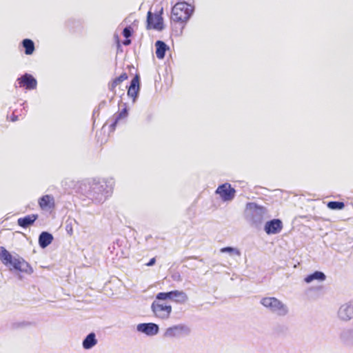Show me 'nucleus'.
<instances>
[{"mask_svg":"<svg viewBox=\"0 0 353 353\" xmlns=\"http://www.w3.org/2000/svg\"><path fill=\"white\" fill-rule=\"evenodd\" d=\"M193 7L185 1L176 3L172 8L171 19L174 22H185L191 16Z\"/></svg>","mask_w":353,"mask_h":353,"instance_id":"2","label":"nucleus"},{"mask_svg":"<svg viewBox=\"0 0 353 353\" xmlns=\"http://www.w3.org/2000/svg\"><path fill=\"white\" fill-rule=\"evenodd\" d=\"M53 236L48 232H42L39 236V245L41 248H46L52 241Z\"/></svg>","mask_w":353,"mask_h":353,"instance_id":"19","label":"nucleus"},{"mask_svg":"<svg viewBox=\"0 0 353 353\" xmlns=\"http://www.w3.org/2000/svg\"><path fill=\"white\" fill-rule=\"evenodd\" d=\"M339 341L345 347H353V328L341 329L339 334Z\"/></svg>","mask_w":353,"mask_h":353,"instance_id":"9","label":"nucleus"},{"mask_svg":"<svg viewBox=\"0 0 353 353\" xmlns=\"http://www.w3.org/2000/svg\"><path fill=\"white\" fill-rule=\"evenodd\" d=\"M128 116V110L127 105L123 104V107L114 113L107 121L110 123L109 129L111 132H114L117 126L122 121L125 120Z\"/></svg>","mask_w":353,"mask_h":353,"instance_id":"7","label":"nucleus"},{"mask_svg":"<svg viewBox=\"0 0 353 353\" xmlns=\"http://www.w3.org/2000/svg\"><path fill=\"white\" fill-rule=\"evenodd\" d=\"M220 252L221 253H228L230 255H237L241 256V252L237 248L228 246L221 248Z\"/></svg>","mask_w":353,"mask_h":353,"instance_id":"25","label":"nucleus"},{"mask_svg":"<svg viewBox=\"0 0 353 353\" xmlns=\"http://www.w3.org/2000/svg\"><path fill=\"white\" fill-rule=\"evenodd\" d=\"M137 330L148 336H153L159 333V326L154 323H141L137 325Z\"/></svg>","mask_w":353,"mask_h":353,"instance_id":"11","label":"nucleus"},{"mask_svg":"<svg viewBox=\"0 0 353 353\" xmlns=\"http://www.w3.org/2000/svg\"><path fill=\"white\" fill-rule=\"evenodd\" d=\"M38 216L37 214L28 215L24 218H19L17 221H35Z\"/></svg>","mask_w":353,"mask_h":353,"instance_id":"30","label":"nucleus"},{"mask_svg":"<svg viewBox=\"0 0 353 353\" xmlns=\"http://www.w3.org/2000/svg\"><path fill=\"white\" fill-rule=\"evenodd\" d=\"M139 90H140L139 77V75L137 74L132 79V81L130 82V85L128 87V97H131L133 99V101H134L137 97Z\"/></svg>","mask_w":353,"mask_h":353,"instance_id":"15","label":"nucleus"},{"mask_svg":"<svg viewBox=\"0 0 353 353\" xmlns=\"http://www.w3.org/2000/svg\"><path fill=\"white\" fill-rule=\"evenodd\" d=\"M123 35L127 39L123 42V45L128 46L130 44L131 41L128 38L132 35L131 27L125 28L123 31Z\"/></svg>","mask_w":353,"mask_h":353,"instance_id":"27","label":"nucleus"},{"mask_svg":"<svg viewBox=\"0 0 353 353\" xmlns=\"http://www.w3.org/2000/svg\"><path fill=\"white\" fill-rule=\"evenodd\" d=\"M156 55L159 59H163L165 52L169 50V47L162 41H157L155 43Z\"/></svg>","mask_w":353,"mask_h":353,"instance_id":"21","label":"nucleus"},{"mask_svg":"<svg viewBox=\"0 0 353 353\" xmlns=\"http://www.w3.org/2000/svg\"><path fill=\"white\" fill-rule=\"evenodd\" d=\"M272 221H280V220H279V219H272Z\"/></svg>","mask_w":353,"mask_h":353,"instance_id":"37","label":"nucleus"},{"mask_svg":"<svg viewBox=\"0 0 353 353\" xmlns=\"http://www.w3.org/2000/svg\"><path fill=\"white\" fill-rule=\"evenodd\" d=\"M39 205L41 210L52 213L55 209V201L52 195L46 194L38 201Z\"/></svg>","mask_w":353,"mask_h":353,"instance_id":"13","label":"nucleus"},{"mask_svg":"<svg viewBox=\"0 0 353 353\" xmlns=\"http://www.w3.org/2000/svg\"><path fill=\"white\" fill-rule=\"evenodd\" d=\"M245 211L256 216H262L267 213V210L265 207L259 205L256 203L250 202L245 205Z\"/></svg>","mask_w":353,"mask_h":353,"instance_id":"14","label":"nucleus"},{"mask_svg":"<svg viewBox=\"0 0 353 353\" xmlns=\"http://www.w3.org/2000/svg\"><path fill=\"white\" fill-rule=\"evenodd\" d=\"M98 343L96 334L93 332L89 333L82 341V347L84 350H90Z\"/></svg>","mask_w":353,"mask_h":353,"instance_id":"17","label":"nucleus"},{"mask_svg":"<svg viewBox=\"0 0 353 353\" xmlns=\"http://www.w3.org/2000/svg\"><path fill=\"white\" fill-rule=\"evenodd\" d=\"M21 257L18 254L13 256L3 246H0V261L11 272H16L19 269Z\"/></svg>","mask_w":353,"mask_h":353,"instance_id":"3","label":"nucleus"},{"mask_svg":"<svg viewBox=\"0 0 353 353\" xmlns=\"http://www.w3.org/2000/svg\"><path fill=\"white\" fill-rule=\"evenodd\" d=\"M172 306L170 305L154 301L151 305V310L154 315L163 320L168 319L172 312Z\"/></svg>","mask_w":353,"mask_h":353,"instance_id":"5","label":"nucleus"},{"mask_svg":"<svg viewBox=\"0 0 353 353\" xmlns=\"http://www.w3.org/2000/svg\"><path fill=\"white\" fill-rule=\"evenodd\" d=\"M167 299L173 300V290L166 292Z\"/></svg>","mask_w":353,"mask_h":353,"instance_id":"34","label":"nucleus"},{"mask_svg":"<svg viewBox=\"0 0 353 353\" xmlns=\"http://www.w3.org/2000/svg\"><path fill=\"white\" fill-rule=\"evenodd\" d=\"M326 279L325 274L321 271H314V272L307 275L304 278V281L307 283H310L313 281H323Z\"/></svg>","mask_w":353,"mask_h":353,"instance_id":"20","label":"nucleus"},{"mask_svg":"<svg viewBox=\"0 0 353 353\" xmlns=\"http://www.w3.org/2000/svg\"><path fill=\"white\" fill-rule=\"evenodd\" d=\"M22 45L25 48V54L27 55H31L33 54L34 51V42L29 39H25L22 41Z\"/></svg>","mask_w":353,"mask_h":353,"instance_id":"24","label":"nucleus"},{"mask_svg":"<svg viewBox=\"0 0 353 353\" xmlns=\"http://www.w3.org/2000/svg\"><path fill=\"white\" fill-rule=\"evenodd\" d=\"M156 263V259L154 257L150 259V261L146 263L148 266H152Z\"/></svg>","mask_w":353,"mask_h":353,"instance_id":"33","label":"nucleus"},{"mask_svg":"<svg viewBox=\"0 0 353 353\" xmlns=\"http://www.w3.org/2000/svg\"><path fill=\"white\" fill-rule=\"evenodd\" d=\"M16 119H17V117H13V118L12 119V121H16Z\"/></svg>","mask_w":353,"mask_h":353,"instance_id":"36","label":"nucleus"},{"mask_svg":"<svg viewBox=\"0 0 353 353\" xmlns=\"http://www.w3.org/2000/svg\"><path fill=\"white\" fill-rule=\"evenodd\" d=\"M128 75L126 72L122 73L119 77L114 79L111 82L108 83L109 90L114 93H116V88L119 87L121 83L127 80Z\"/></svg>","mask_w":353,"mask_h":353,"instance_id":"18","label":"nucleus"},{"mask_svg":"<svg viewBox=\"0 0 353 353\" xmlns=\"http://www.w3.org/2000/svg\"><path fill=\"white\" fill-rule=\"evenodd\" d=\"M34 222H18V224L23 228H27L31 225H32L34 224Z\"/></svg>","mask_w":353,"mask_h":353,"instance_id":"31","label":"nucleus"},{"mask_svg":"<svg viewBox=\"0 0 353 353\" xmlns=\"http://www.w3.org/2000/svg\"><path fill=\"white\" fill-rule=\"evenodd\" d=\"M339 319L344 322L350 321L353 319V303H345L340 306L338 312Z\"/></svg>","mask_w":353,"mask_h":353,"instance_id":"10","label":"nucleus"},{"mask_svg":"<svg viewBox=\"0 0 353 353\" xmlns=\"http://www.w3.org/2000/svg\"><path fill=\"white\" fill-rule=\"evenodd\" d=\"M162 10L159 13L152 14L150 11L147 15V29L161 31L163 29V19L161 16Z\"/></svg>","mask_w":353,"mask_h":353,"instance_id":"6","label":"nucleus"},{"mask_svg":"<svg viewBox=\"0 0 353 353\" xmlns=\"http://www.w3.org/2000/svg\"><path fill=\"white\" fill-rule=\"evenodd\" d=\"M328 208L331 210H342L345 208V203L341 201H330L327 203Z\"/></svg>","mask_w":353,"mask_h":353,"instance_id":"26","label":"nucleus"},{"mask_svg":"<svg viewBox=\"0 0 353 353\" xmlns=\"http://www.w3.org/2000/svg\"><path fill=\"white\" fill-rule=\"evenodd\" d=\"M31 325H32L31 322H29V321H22V322H20V323H14L13 325V327H15V328L24 327L30 326Z\"/></svg>","mask_w":353,"mask_h":353,"instance_id":"29","label":"nucleus"},{"mask_svg":"<svg viewBox=\"0 0 353 353\" xmlns=\"http://www.w3.org/2000/svg\"><path fill=\"white\" fill-rule=\"evenodd\" d=\"M188 300L185 292L179 290H173V301L177 303H185Z\"/></svg>","mask_w":353,"mask_h":353,"instance_id":"22","label":"nucleus"},{"mask_svg":"<svg viewBox=\"0 0 353 353\" xmlns=\"http://www.w3.org/2000/svg\"><path fill=\"white\" fill-rule=\"evenodd\" d=\"M215 192L223 201H230L234 198L236 190L230 183H225L219 185Z\"/></svg>","mask_w":353,"mask_h":353,"instance_id":"8","label":"nucleus"},{"mask_svg":"<svg viewBox=\"0 0 353 353\" xmlns=\"http://www.w3.org/2000/svg\"><path fill=\"white\" fill-rule=\"evenodd\" d=\"M19 267V268L17 269L16 272H23L27 274H31L33 272V268H32V266L22 257L21 259Z\"/></svg>","mask_w":353,"mask_h":353,"instance_id":"23","label":"nucleus"},{"mask_svg":"<svg viewBox=\"0 0 353 353\" xmlns=\"http://www.w3.org/2000/svg\"><path fill=\"white\" fill-rule=\"evenodd\" d=\"M165 300H167L166 292H159L156 295L154 301H157L161 302V301H165Z\"/></svg>","mask_w":353,"mask_h":353,"instance_id":"28","label":"nucleus"},{"mask_svg":"<svg viewBox=\"0 0 353 353\" xmlns=\"http://www.w3.org/2000/svg\"><path fill=\"white\" fill-rule=\"evenodd\" d=\"M260 303L270 312L279 316H285L289 312L288 305L276 297L268 296L262 298Z\"/></svg>","mask_w":353,"mask_h":353,"instance_id":"1","label":"nucleus"},{"mask_svg":"<svg viewBox=\"0 0 353 353\" xmlns=\"http://www.w3.org/2000/svg\"><path fill=\"white\" fill-rule=\"evenodd\" d=\"M180 277H181V276L179 274H178L177 276H174V280H178L179 281V280H180Z\"/></svg>","mask_w":353,"mask_h":353,"instance_id":"35","label":"nucleus"},{"mask_svg":"<svg viewBox=\"0 0 353 353\" xmlns=\"http://www.w3.org/2000/svg\"><path fill=\"white\" fill-rule=\"evenodd\" d=\"M65 230L67 231V232L70 234V235H72V224L71 223L68 224L66 226H65Z\"/></svg>","mask_w":353,"mask_h":353,"instance_id":"32","label":"nucleus"},{"mask_svg":"<svg viewBox=\"0 0 353 353\" xmlns=\"http://www.w3.org/2000/svg\"><path fill=\"white\" fill-rule=\"evenodd\" d=\"M18 86L26 90H34L37 86V81L32 75L26 73L17 79Z\"/></svg>","mask_w":353,"mask_h":353,"instance_id":"12","label":"nucleus"},{"mask_svg":"<svg viewBox=\"0 0 353 353\" xmlns=\"http://www.w3.org/2000/svg\"><path fill=\"white\" fill-rule=\"evenodd\" d=\"M283 228V222H265L264 230L268 234L279 233Z\"/></svg>","mask_w":353,"mask_h":353,"instance_id":"16","label":"nucleus"},{"mask_svg":"<svg viewBox=\"0 0 353 353\" xmlns=\"http://www.w3.org/2000/svg\"><path fill=\"white\" fill-rule=\"evenodd\" d=\"M190 333V329L185 324L174 325L168 327L163 334V337L165 339H180Z\"/></svg>","mask_w":353,"mask_h":353,"instance_id":"4","label":"nucleus"}]
</instances>
